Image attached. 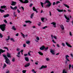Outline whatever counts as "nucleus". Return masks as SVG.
Wrapping results in <instances>:
<instances>
[{
  "label": "nucleus",
  "instance_id": "43",
  "mask_svg": "<svg viewBox=\"0 0 73 73\" xmlns=\"http://www.w3.org/2000/svg\"><path fill=\"white\" fill-rule=\"evenodd\" d=\"M10 40H11V41H15V40H14V39H13V38H11Z\"/></svg>",
  "mask_w": 73,
  "mask_h": 73
},
{
  "label": "nucleus",
  "instance_id": "56",
  "mask_svg": "<svg viewBox=\"0 0 73 73\" xmlns=\"http://www.w3.org/2000/svg\"><path fill=\"white\" fill-rule=\"evenodd\" d=\"M21 7L23 10V11H24V7L23 6H21Z\"/></svg>",
  "mask_w": 73,
  "mask_h": 73
},
{
  "label": "nucleus",
  "instance_id": "7",
  "mask_svg": "<svg viewBox=\"0 0 73 73\" xmlns=\"http://www.w3.org/2000/svg\"><path fill=\"white\" fill-rule=\"evenodd\" d=\"M5 50H3L2 49H0V55L1 54V53H3L4 52H5Z\"/></svg>",
  "mask_w": 73,
  "mask_h": 73
},
{
  "label": "nucleus",
  "instance_id": "49",
  "mask_svg": "<svg viewBox=\"0 0 73 73\" xmlns=\"http://www.w3.org/2000/svg\"><path fill=\"white\" fill-rule=\"evenodd\" d=\"M36 39L37 40H40V38H39V37H36Z\"/></svg>",
  "mask_w": 73,
  "mask_h": 73
},
{
  "label": "nucleus",
  "instance_id": "40",
  "mask_svg": "<svg viewBox=\"0 0 73 73\" xmlns=\"http://www.w3.org/2000/svg\"><path fill=\"white\" fill-rule=\"evenodd\" d=\"M46 61H49V60H50V59H49V58H46Z\"/></svg>",
  "mask_w": 73,
  "mask_h": 73
},
{
  "label": "nucleus",
  "instance_id": "11",
  "mask_svg": "<svg viewBox=\"0 0 73 73\" xmlns=\"http://www.w3.org/2000/svg\"><path fill=\"white\" fill-rule=\"evenodd\" d=\"M50 52L52 54H54V51L52 49H51L50 50Z\"/></svg>",
  "mask_w": 73,
  "mask_h": 73
},
{
  "label": "nucleus",
  "instance_id": "41",
  "mask_svg": "<svg viewBox=\"0 0 73 73\" xmlns=\"http://www.w3.org/2000/svg\"><path fill=\"white\" fill-rule=\"evenodd\" d=\"M4 48L5 49H7V50H8V51H9L8 48H7V47H4Z\"/></svg>",
  "mask_w": 73,
  "mask_h": 73
},
{
  "label": "nucleus",
  "instance_id": "38",
  "mask_svg": "<svg viewBox=\"0 0 73 73\" xmlns=\"http://www.w3.org/2000/svg\"><path fill=\"white\" fill-rule=\"evenodd\" d=\"M7 66V65L5 63H4V66H3V68H5Z\"/></svg>",
  "mask_w": 73,
  "mask_h": 73
},
{
  "label": "nucleus",
  "instance_id": "47",
  "mask_svg": "<svg viewBox=\"0 0 73 73\" xmlns=\"http://www.w3.org/2000/svg\"><path fill=\"white\" fill-rule=\"evenodd\" d=\"M58 3H60V2L59 1H58L57 2H56V4H58Z\"/></svg>",
  "mask_w": 73,
  "mask_h": 73
},
{
  "label": "nucleus",
  "instance_id": "17",
  "mask_svg": "<svg viewBox=\"0 0 73 73\" xmlns=\"http://www.w3.org/2000/svg\"><path fill=\"white\" fill-rule=\"evenodd\" d=\"M6 8V6L5 5L1 6V9H3L5 8Z\"/></svg>",
  "mask_w": 73,
  "mask_h": 73
},
{
  "label": "nucleus",
  "instance_id": "9",
  "mask_svg": "<svg viewBox=\"0 0 73 73\" xmlns=\"http://www.w3.org/2000/svg\"><path fill=\"white\" fill-rule=\"evenodd\" d=\"M66 45H67V46H68V47H70V48H72V46H71V45H70L69 44H68V43L67 42H66Z\"/></svg>",
  "mask_w": 73,
  "mask_h": 73
},
{
  "label": "nucleus",
  "instance_id": "61",
  "mask_svg": "<svg viewBox=\"0 0 73 73\" xmlns=\"http://www.w3.org/2000/svg\"><path fill=\"white\" fill-rule=\"evenodd\" d=\"M40 4H41V5H43V4H44V3H42L41 2H40Z\"/></svg>",
  "mask_w": 73,
  "mask_h": 73
},
{
  "label": "nucleus",
  "instance_id": "27",
  "mask_svg": "<svg viewBox=\"0 0 73 73\" xmlns=\"http://www.w3.org/2000/svg\"><path fill=\"white\" fill-rule=\"evenodd\" d=\"M0 11L1 12V13H2L3 12H5V11L0 9Z\"/></svg>",
  "mask_w": 73,
  "mask_h": 73
},
{
  "label": "nucleus",
  "instance_id": "1",
  "mask_svg": "<svg viewBox=\"0 0 73 73\" xmlns=\"http://www.w3.org/2000/svg\"><path fill=\"white\" fill-rule=\"evenodd\" d=\"M3 56L5 58V62H6V64H9L10 65L11 64V63L10 62V60H9V59L8 58L7 56L3 54Z\"/></svg>",
  "mask_w": 73,
  "mask_h": 73
},
{
  "label": "nucleus",
  "instance_id": "14",
  "mask_svg": "<svg viewBox=\"0 0 73 73\" xmlns=\"http://www.w3.org/2000/svg\"><path fill=\"white\" fill-rule=\"evenodd\" d=\"M33 11H36V13H38V11H37V10H36V8H35V7H33Z\"/></svg>",
  "mask_w": 73,
  "mask_h": 73
},
{
  "label": "nucleus",
  "instance_id": "3",
  "mask_svg": "<svg viewBox=\"0 0 73 73\" xmlns=\"http://www.w3.org/2000/svg\"><path fill=\"white\" fill-rule=\"evenodd\" d=\"M69 58V56H68V55H66V61H65V63L66 64H67L68 63V61L69 62L70 61V60H69V59H68V58Z\"/></svg>",
  "mask_w": 73,
  "mask_h": 73
},
{
  "label": "nucleus",
  "instance_id": "25",
  "mask_svg": "<svg viewBox=\"0 0 73 73\" xmlns=\"http://www.w3.org/2000/svg\"><path fill=\"white\" fill-rule=\"evenodd\" d=\"M45 3H48V4H49L50 3V2L49 0H46V2H45Z\"/></svg>",
  "mask_w": 73,
  "mask_h": 73
},
{
  "label": "nucleus",
  "instance_id": "16",
  "mask_svg": "<svg viewBox=\"0 0 73 73\" xmlns=\"http://www.w3.org/2000/svg\"><path fill=\"white\" fill-rule=\"evenodd\" d=\"M44 48L45 46H43L40 48V50H44Z\"/></svg>",
  "mask_w": 73,
  "mask_h": 73
},
{
  "label": "nucleus",
  "instance_id": "46",
  "mask_svg": "<svg viewBox=\"0 0 73 73\" xmlns=\"http://www.w3.org/2000/svg\"><path fill=\"white\" fill-rule=\"evenodd\" d=\"M19 1L20 2H21V3H24V1H23V0H19Z\"/></svg>",
  "mask_w": 73,
  "mask_h": 73
},
{
  "label": "nucleus",
  "instance_id": "24",
  "mask_svg": "<svg viewBox=\"0 0 73 73\" xmlns=\"http://www.w3.org/2000/svg\"><path fill=\"white\" fill-rule=\"evenodd\" d=\"M25 60L26 61H27V62L29 61V59L28 58V57H25Z\"/></svg>",
  "mask_w": 73,
  "mask_h": 73
},
{
  "label": "nucleus",
  "instance_id": "20",
  "mask_svg": "<svg viewBox=\"0 0 73 73\" xmlns=\"http://www.w3.org/2000/svg\"><path fill=\"white\" fill-rule=\"evenodd\" d=\"M64 15L65 18V19H66V20H70L69 18H68L67 17H66V16L65 15Z\"/></svg>",
  "mask_w": 73,
  "mask_h": 73
},
{
  "label": "nucleus",
  "instance_id": "51",
  "mask_svg": "<svg viewBox=\"0 0 73 73\" xmlns=\"http://www.w3.org/2000/svg\"><path fill=\"white\" fill-rule=\"evenodd\" d=\"M20 53H21V51L19 52L18 53V55H20Z\"/></svg>",
  "mask_w": 73,
  "mask_h": 73
},
{
  "label": "nucleus",
  "instance_id": "2",
  "mask_svg": "<svg viewBox=\"0 0 73 73\" xmlns=\"http://www.w3.org/2000/svg\"><path fill=\"white\" fill-rule=\"evenodd\" d=\"M5 27H6L5 24H2L0 25V28L2 31H4L5 30Z\"/></svg>",
  "mask_w": 73,
  "mask_h": 73
},
{
  "label": "nucleus",
  "instance_id": "28",
  "mask_svg": "<svg viewBox=\"0 0 73 73\" xmlns=\"http://www.w3.org/2000/svg\"><path fill=\"white\" fill-rule=\"evenodd\" d=\"M62 73H67V72L65 70H63Z\"/></svg>",
  "mask_w": 73,
  "mask_h": 73
},
{
  "label": "nucleus",
  "instance_id": "8",
  "mask_svg": "<svg viewBox=\"0 0 73 73\" xmlns=\"http://www.w3.org/2000/svg\"><path fill=\"white\" fill-rule=\"evenodd\" d=\"M9 14H7L6 15H3V17L4 18H6V17H9Z\"/></svg>",
  "mask_w": 73,
  "mask_h": 73
},
{
  "label": "nucleus",
  "instance_id": "10",
  "mask_svg": "<svg viewBox=\"0 0 73 73\" xmlns=\"http://www.w3.org/2000/svg\"><path fill=\"white\" fill-rule=\"evenodd\" d=\"M51 24H52L54 25V27H56V23L54 22H52L51 23Z\"/></svg>",
  "mask_w": 73,
  "mask_h": 73
},
{
  "label": "nucleus",
  "instance_id": "63",
  "mask_svg": "<svg viewBox=\"0 0 73 73\" xmlns=\"http://www.w3.org/2000/svg\"><path fill=\"white\" fill-rule=\"evenodd\" d=\"M9 73V70H8L6 72V73Z\"/></svg>",
  "mask_w": 73,
  "mask_h": 73
},
{
  "label": "nucleus",
  "instance_id": "30",
  "mask_svg": "<svg viewBox=\"0 0 73 73\" xmlns=\"http://www.w3.org/2000/svg\"><path fill=\"white\" fill-rule=\"evenodd\" d=\"M12 29L14 31H16V29L15 28V26H13L12 27Z\"/></svg>",
  "mask_w": 73,
  "mask_h": 73
},
{
  "label": "nucleus",
  "instance_id": "55",
  "mask_svg": "<svg viewBox=\"0 0 73 73\" xmlns=\"http://www.w3.org/2000/svg\"><path fill=\"white\" fill-rule=\"evenodd\" d=\"M23 46L24 48H25V47L26 46V45H25V44H23Z\"/></svg>",
  "mask_w": 73,
  "mask_h": 73
},
{
  "label": "nucleus",
  "instance_id": "36",
  "mask_svg": "<svg viewBox=\"0 0 73 73\" xmlns=\"http://www.w3.org/2000/svg\"><path fill=\"white\" fill-rule=\"evenodd\" d=\"M25 23H31V21H25Z\"/></svg>",
  "mask_w": 73,
  "mask_h": 73
},
{
  "label": "nucleus",
  "instance_id": "33",
  "mask_svg": "<svg viewBox=\"0 0 73 73\" xmlns=\"http://www.w3.org/2000/svg\"><path fill=\"white\" fill-rule=\"evenodd\" d=\"M3 36L1 33H0V38H3Z\"/></svg>",
  "mask_w": 73,
  "mask_h": 73
},
{
  "label": "nucleus",
  "instance_id": "60",
  "mask_svg": "<svg viewBox=\"0 0 73 73\" xmlns=\"http://www.w3.org/2000/svg\"><path fill=\"white\" fill-rule=\"evenodd\" d=\"M72 33H71L70 32V36H72Z\"/></svg>",
  "mask_w": 73,
  "mask_h": 73
},
{
  "label": "nucleus",
  "instance_id": "58",
  "mask_svg": "<svg viewBox=\"0 0 73 73\" xmlns=\"http://www.w3.org/2000/svg\"><path fill=\"white\" fill-rule=\"evenodd\" d=\"M24 56H28V54H25L24 55Z\"/></svg>",
  "mask_w": 73,
  "mask_h": 73
},
{
  "label": "nucleus",
  "instance_id": "12",
  "mask_svg": "<svg viewBox=\"0 0 73 73\" xmlns=\"http://www.w3.org/2000/svg\"><path fill=\"white\" fill-rule=\"evenodd\" d=\"M60 27L62 30H64V25H60Z\"/></svg>",
  "mask_w": 73,
  "mask_h": 73
},
{
  "label": "nucleus",
  "instance_id": "15",
  "mask_svg": "<svg viewBox=\"0 0 73 73\" xmlns=\"http://www.w3.org/2000/svg\"><path fill=\"white\" fill-rule=\"evenodd\" d=\"M7 56L9 58H11V54L8 53L7 54Z\"/></svg>",
  "mask_w": 73,
  "mask_h": 73
},
{
  "label": "nucleus",
  "instance_id": "21",
  "mask_svg": "<svg viewBox=\"0 0 73 73\" xmlns=\"http://www.w3.org/2000/svg\"><path fill=\"white\" fill-rule=\"evenodd\" d=\"M57 10L58 11V12H63V9L60 10V9H57Z\"/></svg>",
  "mask_w": 73,
  "mask_h": 73
},
{
  "label": "nucleus",
  "instance_id": "52",
  "mask_svg": "<svg viewBox=\"0 0 73 73\" xmlns=\"http://www.w3.org/2000/svg\"><path fill=\"white\" fill-rule=\"evenodd\" d=\"M32 5H33V4H31L30 5V7H32Z\"/></svg>",
  "mask_w": 73,
  "mask_h": 73
},
{
  "label": "nucleus",
  "instance_id": "19",
  "mask_svg": "<svg viewBox=\"0 0 73 73\" xmlns=\"http://www.w3.org/2000/svg\"><path fill=\"white\" fill-rule=\"evenodd\" d=\"M51 3H49L48 4H47L46 5V7H49L50 6V5H51Z\"/></svg>",
  "mask_w": 73,
  "mask_h": 73
},
{
  "label": "nucleus",
  "instance_id": "50",
  "mask_svg": "<svg viewBox=\"0 0 73 73\" xmlns=\"http://www.w3.org/2000/svg\"><path fill=\"white\" fill-rule=\"evenodd\" d=\"M28 54L29 55V56H31V54H30V52H28Z\"/></svg>",
  "mask_w": 73,
  "mask_h": 73
},
{
  "label": "nucleus",
  "instance_id": "62",
  "mask_svg": "<svg viewBox=\"0 0 73 73\" xmlns=\"http://www.w3.org/2000/svg\"><path fill=\"white\" fill-rule=\"evenodd\" d=\"M55 4H56V3H55V2H54V3H53V5H55Z\"/></svg>",
  "mask_w": 73,
  "mask_h": 73
},
{
  "label": "nucleus",
  "instance_id": "31",
  "mask_svg": "<svg viewBox=\"0 0 73 73\" xmlns=\"http://www.w3.org/2000/svg\"><path fill=\"white\" fill-rule=\"evenodd\" d=\"M3 21H4V23H5V24H7L8 23V22L5 19L4 20H3Z\"/></svg>",
  "mask_w": 73,
  "mask_h": 73
},
{
  "label": "nucleus",
  "instance_id": "26",
  "mask_svg": "<svg viewBox=\"0 0 73 73\" xmlns=\"http://www.w3.org/2000/svg\"><path fill=\"white\" fill-rule=\"evenodd\" d=\"M38 53L39 54H40V55H41V56L43 55V53H42L40 52H38Z\"/></svg>",
  "mask_w": 73,
  "mask_h": 73
},
{
  "label": "nucleus",
  "instance_id": "6",
  "mask_svg": "<svg viewBox=\"0 0 73 73\" xmlns=\"http://www.w3.org/2000/svg\"><path fill=\"white\" fill-rule=\"evenodd\" d=\"M12 4H11V5L15 6L16 5V4H17V3L16 2L12 1Z\"/></svg>",
  "mask_w": 73,
  "mask_h": 73
},
{
  "label": "nucleus",
  "instance_id": "44",
  "mask_svg": "<svg viewBox=\"0 0 73 73\" xmlns=\"http://www.w3.org/2000/svg\"><path fill=\"white\" fill-rule=\"evenodd\" d=\"M48 27L47 26H45L44 27H43L42 28V29H45L46 28H47Z\"/></svg>",
  "mask_w": 73,
  "mask_h": 73
},
{
  "label": "nucleus",
  "instance_id": "22",
  "mask_svg": "<svg viewBox=\"0 0 73 73\" xmlns=\"http://www.w3.org/2000/svg\"><path fill=\"white\" fill-rule=\"evenodd\" d=\"M63 5H64V6H65V7H67V8H69V6L65 4H64Z\"/></svg>",
  "mask_w": 73,
  "mask_h": 73
},
{
  "label": "nucleus",
  "instance_id": "45",
  "mask_svg": "<svg viewBox=\"0 0 73 73\" xmlns=\"http://www.w3.org/2000/svg\"><path fill=\"white\" fill-rule=\"evenodd\" d=\"M12 61L13 62H15V59L13 58L12 60Z\"/></svg>",
  "mask_w": 73,
  "mask_h": 73
},
{
  "label": "nucleus",
  "instance_id": "18",
  "mask_svg": "<svg viewBox=\"0 0 73 73\" xmlns=\"http://www.w3.org/2000/svg\"><path fill=\"white\" fill-rule=\"evenodd\" d=\"M29 3V1L28 0H25V1L23 2V3L25 4H26L27 3Z\"/></svg>",
  "mask_w": 73,
  "mask_h": 73
},
{
  "label": "nucleus",
  "instance_id": "32",
  "mask_svg": "<svg viewBox=\"0 0 73 73\" xmlns=\"http://www.w3.org/2000/svg\"><path fill=\"white\" fill-rule=\"evenodd\" d=\"M32 72H33L34 73H36V72H35V70L33 69L32 70Z\"/></svg>",
  "mask_w": 73,
  "mask_h": 73
},
{
  "label": "nucleus",
  "instance_id": "4",
  "mask_svg": "<svg viewBox=\"0 0 73 73\" xmlns=\"http://www.w3.org/2000/svg\"><path fill=\"white\" fill-rule=\"evenodd\" d=\"M47 68V66H44V65H42V66H41V68H39V69H40V70H41V69H44V68Z\"/></svg>",
  "mask_w": 73,
  "mask_h": 73
},
{
  "label": "nucleus",
  "instance_id": "53",
  "mask_svg": "<svg viewBox=\"0 0 73 73\" xmlns=\"http://www.w3.org/2000/svg\"><path fill=\"white\" fill-rule=\"evenodd\" d=\"M70 68H71V65L69 64V69H70Z\"/></svg>",
  "mask_w": 73,
  "mask_h": 73
},
{
  "label": "nucleus",
  "instance_id": "39",
  "mask_svg": "<svg viewBox=\"0 0 73 73\" xmlns=\"http://www.w3.org/2000/svg\"><path fill=\"white\" fill-rule=\"evenodd\" d=\"M41 20L44 22V18H41Z\"/></svg>",
  "mask_w": 73,
  "mask_h": 73
},
{
  "label": "nucleus",
  "instance_id": "35",
  "mask_svg": "<svg viewBox=\"0 0 73 73\" xmlns=\"http://www.w3.org/2000/svg\"><path fill=\"white\" fill-rule=\"evenodd\" d=\"M21 34L22 35V36H23V37H25V35H24V34H23V33H21Z\"/></svg>",
  "mask_w": 73,
  "mask_h": 73
},
{
  "label": "nucleus",
  "instance_id": "42",
  "mask_svg": "<svg viewBox=\"0 0 73 73\" xmlns=\"http://www.w3.org/2000/svg\"><path fill=\"white\" fill-rule=\"evenodd\" d=\"M30 43V41H27L26 42V43L27 44H29Z\"/></svg>",
  "mask_w": 73,
  "mask_h": 73
},
{
  "label": "nucleus",
  "instance_id": "5",
  "mask_svg": "<svg viewBox=\"0 0 73 73\" xmlns=\"http://www.w3.org/2000/svg\"><path fill=\"white\" fill-rule=\"evenodd\" d=\"M10 8L12 9H13V10H16V9H17V6H15L13 8L12 6H11Z\"/></svg>",
  "mask_w": 73,
  "mask_h": 73
},
{
  "label": "nucleus",
  "instance_id": "54",
  "mask_svg": "<svg viewBox=\"0 0 73 73\" xmlns=\"http://www.w3.org/2000/svg\"><path fill=\"white\" fill-rule=\"evenodd\" d=\"M17 11L18 13H20V11H19V9H17Z\"/></svg>",
  "mask_w": 73,
  "mask_h": 73
},
{
  "label": "nucleus",
  "instance_id": "57",
  "mask_svg": "<svg viewBox=\"0 0 73 73\" xmlns=\"http://www.w3.org/2000/svg\"><path fill=\"white\" fill-rule=\"evenodd\" d=\"M54 38L55 39H57V37L55 36H54Z\"/></svg>",
  "mask_w": 73,
  "mask_h": 73
},
{
  "label": "nucleus",
  "instance_id": "13",
  "mask_svg": "<svg viewBox=\"0 0 73 73\" xmlns=\"http://www.w3.org/2000/svg\"><path fill=\"white\" fill-rule=\"evenodd\" d=\"M29 65H30V63H29L26 64L25 65V68H27V67L29 66Z\"/></svg>",
  "mask_w": 73,
  "mask_h": 73
},
{
  "label": "nucleus",
  "instance_id": "64",
  "mask_svg": "<svg viewBox=\"0 0 73 73\" xmlns=\"http://www.w3.org/2000/svg\"><path fill=\"white\" fill-rule=\"evenodd\" d=\"M17 51H20V49L19 48H17Z\"/></svg>",
  "mask_w": 73,
  "mask_h": 73
},
{
  "label": "nucleus",
  "instance_id": "37",
  "mask_svg": "<svg viewBox=\"0 0 73 73\" xmlns=\"http://www.w3.org/2000/svg\"><path fill=\"white\" fill-rule=\"evenodd\" d=\"M13 15L14 16H15V17H16L17 16V15H15V12H14V13H13Z\"/></svg>",
  "mask_w": 73,
  "mask_h": 73
},
{
  "label": "nucleus",
  "instance_id": "48",
  "mask_svg": "<svg viewBox=\"0 0 73 73\" xmlns=\"http://www.w3.org/2000/svg\"><path fill=\"white\" fill-rule=\"evenodd\" d=\"M62 45L63 46H64L65 45V44L64 43H62Z\"/></svg>",
  "mask_w": 73,
  "mask_h": 73
},
{
  "label": "nucleus",
  "instance_id": "34",
  "mask_svg": "<svg viewBox=\"0 0 73 73\" xmlns=\"http://www.w3.org/2000/svg\"><path fill=\"white\" fill-rule=\"evenodd\" d=\"M26 72H27V71L26 70H23L22 71V72L23 73H25Z\"/></svg>",
  "mask_w": 73,
  "mask_h": 73
},
{
  "label": "nucleus",
  "instance_id": "23",
  "mask_svg": "<svg viewBox=\"0 0 73 73\" xmlns=\"http://www.w3.org/2000/svg\"><path fill=\"white\" fill-rule=\"evenodd\" d=\"M33 16H34V13H33L31 15V16L30 17L31 19H33Z\"/></svg>",
  "mask_w": 73,
  "mask_h": 73
},
{
  "label": "nucleus",
  "instance_id": "29",
  "mask_svg": "<svg viewBox=\"0 0 73 73\" xmlns=\"http://www.w3.org/2000/svg\"><path fill=\"white\" fill-rule=\"evenodd\" d=\"M48 47H47L46 48H45V47H44V50L45 51H46V50H47L48 49Z\"/></svg>",
  "mask_w": 73,
  "mask_h": 73
},
{
  "label": "nucleus",
  "instance_id": "59",
  "mask_svg": "<svg viewBox=\"0 0 73 73\" xmlns=\"http://www.w3.org/2000/svg\"><path fill=\"white\" fill-rule=\"evenodd\" d=\"M15 36H19V33L16 34Z\"/></svg>",
  "mask_w": 73,
  "mask_h": 73
}]
</instances>
